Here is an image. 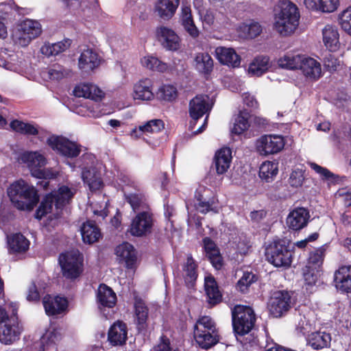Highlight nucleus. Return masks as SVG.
I'll list each match as a JSON object with an SVG mask.
<instances>
[{"label": "nucleus", "instance_id": "27", "mask_svg": "<svg viewBox=\"0 0 351 351\" xmlns=\"http://www.w3.org/2000/svg\"><path fill=\"white\" fill-rule=\"evenodd\" d=\"M300 69L306 77L312 80H317L322 75L320 63L314 58L307 57L305 55L303 56Z\"/></svg>", "mask_w": 351, "mask_h": 351}, {"label": "nucleus", "instance_id": "22", "mask_svg": "<svg viewBox=\"0 0 351 351\" xmlns=\"http://www.w3.org/2000/svg\"><path fill=\"white\" fill-rule=\"evenodd\" d=\"M215 54L217 59L222 64L232 67H238L240 65V57L232 48L219 46L216 48Z\"/></svg>", "mask_w": 351, "mask_h": 351}, {"label": "nucleus", "instance_id": "5", "mask_svg": "<svg viewBox=\"0 0 351 351\" xmlns=\"http://www.w3.org/2000/svg\"><path fill=\"white\" fill-rule=\"evenodd\" d=\"M12 308V315L4 322H0V341L8 345L19 339L23 327L18 319V304L12 302L10 304Z\"/></svg>", "mask_w": 351, "mask_h": 351}, {"label": "nucleus", "instance_id": "12", "mask_svg": "<svg viewBox=\"0 0 351 351\" xmlns=\"http://www.w3.org/2000/svg\"><path fill=\"white\" fill-rule=\"evenodd\" d=\"M285 147V140L280 135H264L258 139L256 148L264 156L280 152Z\"/></svg>", "mask_w": 351, "mask_h": 351}, {"label": "nucleus", "instance_id": "6", "mask_svg": "<svg viewBox=\"0 0 351 351\" xmlns=\"http://www.w3.org/2000/svg\"><path fill=\"white\" fill-rule=\"evenodd\" d=\"M233 330L239 335L248 333L253 328L256 316L254 310L247 306L237 305L232 311Z\"/></svg>", "mask_w": 351, "mask_h": 351}, {"label": "nucleus", "instance_id": "17", "mask_svg": "<svg viewBox=\"0 0 351 351\" xmlns=\"http://www.w3.org/2000/svg\"><path fill=\"white\" fill-rule=\"evenodd\" d=\"M128 339V327L122 321H117L110 328L108 339L112 346H123Z\"/></svg>", "mask_w": 351, "mask_h": 351}, {"label": "nucleus", "instance_id": "29", "mask_svg": "<svg viewBox=\"0 0 351 351\" xmlns=\"http://www.w3.org/2000/svg\"><path fill=\"white\" fill-rule=\"evenodd\" d=\"M208 99L206 95H197L191 100L189 113L193 119H199L208 110Z\"/></svg>", "mask_w": 351, "mask_h": 351}, {"label": "nucleus", "instance_id": "45", "mask_svg": "<svg viewBox=\"0 0 351 351\" xmlns=\"http://www.w3.org/2000/svg\"><path fill=\"white\" fill-rule=\"evenodd\" d=\"M135 315L137 319V327L139 330L146 328L148 317V308L142 300H137L134 304Z\"/></svg>", "mask_w": 351, "mask_h": 351}, {"label": "nucleus", "instance_id": "53", "mask_svg": "<svg viewBox=\"0 0 351 351\" xmlns=\"http://www.w3.org/2000/svg\"><path fill=\"white\" fill-rule=\"evenodd\" d=\"M158 96L160 99L172 101L176 99L178 91L173 85H163L158 90Z\"/></svg>", "mask_w": 351, "mask_h": 351}, {"label": "nucleus", "instance_id": "19", "mask_svg": "<svg viewBox=\"0 0 351 351\" xmlns=\"http://www.w3.org/2000/svg\"><path fill=\"white\" fill-rule=\"evenodd\" d=\"M68 301L59 295H45V313L49 315H57L66 311Z\"/></svg>", "mask_w": 351, "mask_h": 351}, {"label": "nucleus", "instance_id": "62", "mask_svg": "<svg viewBox=\"0 0 351 351\" xmlns=\"http://www.w3.org/2000/svg\"><path fill=\"white\" fill-rule=\"evenodd\" d=\"M27 300L32 302H38L40 300V294L34 282H32L29 288Z\"/></svg>", "mask_w": 351, "mask_h": 351}, {"label": "nucleus", "instance_id": "30", "mask_svg": "<svg viewBox=\"0 0 351 351\" xmlns=\"http://www.w3.org/2000/svg\"><path fill=\"white\" fill-rule=\"evenodd\" d=\"M133 97L134 99L149 101L154 98L152 82L145 78L138 81L134 86Z\"/></svg>", "mask_w": 351, "mask_h": 351}, {"label": "nucleus", "instance_id": "26", "mask_svg": "<svg viewBox=\"0 0 351 351\" xmlns=\"http://www.w3.org/2000/svg\"><path fill=\"white\" fill-rule=\"evenodd\" d=\"M334 282L337 289L351 293V265L342 266L336 271Z\"/></svg>", "mask_w": 351, "mask_h": 351}, {"label": "nucleus", "instance_id": "15", "mask_svg": "<svg viewBox=\"0 0 351 351\" xmlns=\"http://www.w3.org/2000/svg\"><path fill=\"white\" fill-rule=\"evenodd\" d=\"M310 217L307 208L304 207L295 208L287 216V226L293 230H300L307 226Z\"/></svg>", "mask_w": 351, "mask_h": 351}, {"label": "nucleus", "instance_id": "20", "mask_svg": "<svg viewBox=\"0 0 351 351\" xmlns=\"http://www.w3.org/2000/svg\"><path fill=\"white\" fill-rule=\"evenodd\" d=\"M115 253L120 263H124L127 268H132L136 261L135 250L128 242L123 243L115 249Z\"/></svg>", "mask_w": 351, "mask_h": 351}, {"label": "nucleus", "instance_id": "14", "mask_svg": "<svg viewBox=\"0 0 351 351\" xmlns=\"http://www.w3.org/2000/svg\"><path fill=\"white\" fill-rule=\"evenodd\" d=\"M152 226V215L147 210H143L132 219L129 232L132 236L143 237L151 232Z\"/></svg>", "mask_w": 351, "mask_h": 351}, {"label": "nucleus", "instance_id": "1", "mask_svg": "<svg viewBox=\"0 0 351 351\" xmlns=\"http://www.w3.org/2000/svg\"><path fill=\"white\" fill-rule=\"evenodd\" d=\"M7 193L12 205L20 210L31 211L39 202L38 191L22 179L11 184Z\"/></svg>", "mask_w": 351, "mask_h": 351}, {"label": "nucleus", "instance_id": "48", "mask_svg": "<svg viewBox=\"0 0 351 351\" xmlns=\"http://www.w3.org/2000/svg\"><path fill=\"white\" fill-rule=\"evenodd\" d=\"M324 44H340L338 29L333 25H327L322 30Z\"/></svg>", "mask_w": 351, "mask_h": 351}, {"label": "nucleus", "instance_id": "11", "mask_svg": "<svg viewBox=\"0 0 351 351\" xmlns=\"http://www.w3.org/2000/svg\"><path fill=\"white\" fill-rule=\"evenodd\" d=\"M47 142L52 149L67 158H75L81 152V145L61 136H51Z\"/></svg>", "mask_w": 351, "mask_h": 351}, {"label": "nucleus", "instance_id": "56", "mask_svg": "<svg viewBox=\"0 0 351 351\" xmlns=\"http://www.w3.org/2000/svg\"><path fill=\"white\" fill-rule=\"evenodd\" d=\"M310 167L317 173L319 174L323 179L326 180L335 181L336 178H338V176H335L326 168L322 167L315 162H311Z\"/></svg>", "mask_w": 351, "mask_h": 351}, {"label": "nucleus", "instance_id": "42", "mask_svg": "<svg viewBox=\"0 0 351 351\" xmlns=\"http://www.w3.org/2000/svg\"><path fill=\"white\" fill-rule=\"evenodd\" d=\"M29 245V241L21 233H16L8 239V245L14 252H25Z\"/></svg>", "mask_w": 351, "mask_h": 351}, {"label": "nucleus", "instance_id": "41", "mask_svg": "<svg viewBox=\"0 0 351 351\" xmlns=\"http://www.w3.org/2000/svg\"><path fill=\"white\" fill-rule=\"evenodd\" d=\"M327 247V245H324L322 247L311 252L309 253L306 266H311V267H315L317 269L322 270L321 269Z\"/></svg>", "mask_w": 351, "mask_h": 351}, {"label": "nucleus", "instance_id": "61", "mask_svg": "<svg viewBox=\"0 0 351 351\" xmlns=\"http://www.w3.org/2000/svg\"><path fill=\"white\" fill-rule=\"evenodd\" d=\"M68 45H45V56L58 55L59 53L65 51Z\"/></svg>", "mask_w": 351, "mask_h": 351}, {"label": "nucleus", "instance_id": "39", "mask_svg": "<svg viewBox=\"0 0 351 351\" xmlns=\"http://www.w3.org/2000/svg\"><path fill=\"white\" fill-rule=\"evenodd\" d=\"M125 199L130 204L134 212L142 210H145L148 208L147 199L143 193L141 192L125 194Z\"/></svg>", "mask_w": 351, "mask_h": 351}, {"label": "nucleus", "instance_id": "13", "mask_svg": "<svg viewBox=\"0 0 351 351\" xmlns=\"http://www.w3.org/2000/svg\"><path fill=\"white\" fill-rule=\"evenodd\" d=\"M21 162L26 164L33 177L44 178V156L38 152H24L19 156Z\"/></svg>", "mask_w": 351, "mask_h": 351}, {"label": "nucleus", "instance_id": "64", "mask_svg": "<svg viewBox=\"0 0 351 351\" xmlns=\"http://www.w3.org/2000/svg\"><path fill=\"white\" fill-rule=\"evenodd\" d=\"M152 128L151 133H157L160 132L165 128L163 121L161 119L151 120Z\"/></svg>", "mask_w": 351, "mask_h": 351}, {"label": "nucleus", "instance_id": "43", "mask_svg": "<svg viewBox=\"0 0 351 351\" xmlns=\"http://www.w3.org/2000/svg\"><path fill=\"white\" fill-rule=\"evenodd\" d=\"M250 113L247 110H241L234 119L232 132L235 134H241L250 127Z\"/></svg>", "mask_w": 351, "mask_h": 351}, {"label": "nucleus", "instance_id": "3", "mask_svg": "<svg viewBox=\"0 0 351 351\" xmlns=\"http://www.w3.org/2000/svg\"><path fill=\"white\" fill-rule=\"evenodd\" d=\"M279 8L274 16V27L280 35L286 36L298 28L300 14L298 6L289 0L281 1Z\"/></svg>", "mask_w": 351, "mask_h": 351}, {"label": "nucleus", "instance_id": "8", "mask_svg": "<svg viewBox=\"0 0 351 351\" xmlns=\"http://www.w3.org/2000/svg\"><path fill=\"white\" fill-rule=\"evenodd\" d=\"M59 263L63 276L66 278H77L82 272L83 260L78 250H72L61 254L59 256Z\"/></svg>", "mask_w": 351, "mask_h": 351}, {"label": "nucleus", "instance_id": "40", "mask_svg": "<svg viewBox=\"0 0 351 351\" xmlns=\"http://www.w3.org/2000/svg\"><path fill=\"white\" fill-rule=\"evenodd\" d=\"M304 55L287 53L278 60L280 67L291 70L300 69Z\"/></svg>", "mask_w": 351, "mask_h": 351}, {"label": "nucleus", "instance_id": "2", "mask_svg": "<svg viewBox=\"0 0 351 351\" xmlns=\"http://www.w3.org/2000/svg\"><path fill=\"white\" fill-rule=\"evenodd\" d=\"M75 193V190L67 186L62 185L57 191L45 195V217L47 226H55L58 223L63 208L70 203Z\"/></svg>", "mask_w": 351, "mask_h": 351}, {"label": "nucleus", "instance_id": "4", "mask_svg": "<svg viewBox=\"0 0 351 351\" xmlns=\"http://www.w3.org/2000/svg\"><path fill=\"white\" fill-rule=\"evenodd\" d=\"M289 241L277 239L267 245L265 250L266 259L276 267H289L293 259V252Z\"/></svg>", "mask_w": 351, "mask_h": 351}, {"label": "nucleus", "instance_id": "34", "mask_svg": "<svg viewBox=\"0 0 351 351\" xmlns=\"http://www.w3.org/2000/svg\"><path fill=\"white\" fill-rule=\"evenodd\" d=\"M306 7L311 10L332 12L339 5V0H304Z\"/></svg>", "mask_w": 351, "mask_h": 351}, {"label": "nucleus", "instance_id": "60", "mask_svg": "<svg viewBox=\"0 0 351 351\" xmlns=\"http://www.w3.org/2000/svg\"><path fill=\"white\" fill-rule=\"evenodd\" d=\"M154 351H178V350L173 349L170 347L169 339L165 336H162L160 337L159 343L154 347Z\"/></svg>", "mask_w": 351, "mask_h": 351}, {"label": "nucleus", "instance_id": "25", "mask_svg": "<svg viewBox=\"0 0 351 351\" xmlns=\"http://www.w3.org/2000/svg\"><path fill=\"white\" fill-rule=\"evenodd\" d=\"M194 62L195 69L208 80L214 68L211 56L208 53H198L195 57Z\"/></svg>", "mask_w": 351, "mask_h": 351}, {"label": "nucleus", "instance_id": "55", "mask_svg": "<svg viewBox=\"0 0 351 351\" xmlns=\"http://www.w3.org/2000/svg\"><path fill=\"white\" fill-rule=\"evenodd\" d=\"M61 339V334L57 324H51L45 331V344H56Z\"/></svg>", "mask_w": 351, "mask_h": 351}, {"label": "nucleus", "instance_id": "51", "mask_svg": "<svg viewBox=\"0 0 351 351\" xmlns=\"http://www.w3.org/2000/svg\"><path fill=\"white\" fill-rule=\"evenodd\" d=\"M143 65L152 71L163 72L167 69L166 64L154 56H146L141 60Z\"/></svg>", "mask_w": 351, "mask_h": 351}, {"label": "nucleus", "instance_id": "52", "mask_svg": "<svg viewBox=\"0 0 351 351\" xmlns=\"http://www.w3.org/2000/svg\"><path fill=\"white\" fill-rule=\"evenodd\" d=\"M257 276L252 272H245L237 282V289L243 293H246L251 285L257 280Z\"/></svg>", "mask_w": 351, "mask_h": 351}, {"label": "nucleus", "instance_id": "33", "mask_svg": "<svg viewBox=\"0 0 351 351\" xmlns=\"http://www.w3.org/2000/svg\"><path fill=\"white\" fill-rule=\"evenodd\" d=\"M232 152L230 148L224 147L219 149L215 156V165L218 174H223L230 167L232 159Z\"/></svg>", "mask_w": 351, "mask_h": 351}, {"label": "nucleus", "instance_id": "57", "mask_svg": "<svg viewBox=\"0 0 351 351\" xmlns=\"http://www.w3.org/2000/svg\"><path fill=\"white\" fill-rule=\"evenodd\" d=\"M66 75L67 73L60 64L53 65L48 71L49 78L52 80H60Z\"/></svg>", "mask_w": 351, "mask_h": 351}, {"label": "nucleus", "instance_id": "24", "mask_svg": "<svg viewBox=\"0 0 351 351\" xmlns=\"http://www.w3.org/2000/svg\"><path fill=\"white\" fill-rule=\"evenodd\" d=\"M73 95L77 97H84L95 101L101 100L104 96L103 91L92 84H80L73 90Z\"/></svg>", "mask_w": 351, "mask_h": 351}, {"label": "nucleus", "instance_id": "47", "mask_svg": "<svg viewBox=\"0 0 351 351\" xmlns=\"http://www.w3.org/2000/svg\"><path fill=\"white\" fill-rule=\"evenodd\" d=\"M10 126L13 131L24 135H36L38 133V129L34 125L18 119L11 121Z\"/></svg>", "mask_w": 351, "mask_h": 351}, {"label": "nucleus", "instance_id": "44", "mask_svg": "<svg viewBox=\"0 0 351 351\" xmlns=\"http://www.w3.org/2000/svg\"><path fill=\"white\" fill-rule=\"evenodd\" d=\"M278 172V164L274 161L264 162L260 167L259 176L261 179L269 182Z\"/></svg>", "mask_w": 351, "mask_h": 351}, {"label": "nucleus", "instance_id": "18", "mask_svg": "<svg viewBox=\"0 0 351 351\" xmlns=\"http://www.w3.org/2000/svg\"><path fill=\"white\" fill-rule=\"evenodd\" d=\"M202 242L206 256L216 269H220L223 266V258L217 245L209 237L203 239Z\"/></svg>", "mask_w": 351, "mask_h": 351}, {"label": "nucleus", "instance_id": "63", "mask_svg": "<svg viewBox=\"0 0 351 351\" xmlns=\"http://www.w3.org/2000/svg\"><path fill=\"white\" fill-rule=\"evenodd\" d=\"M182 22L184 27L193 22L191 11L189 8L186 7L182 9Z\"/></svg>", "mask_w": 351, "mask_h": 351}, {"label": "nucleus", "instance_id": "9", "mask_svg": "<svg viewBox=\"0 0 351 351\" xmlns=\"http://www.w3.org/2000/svg\"><path fill=\"white\" fill-rule=\"evenodd\" d=\"M293 305L291 293L285 290L274 291L267 303L269 313L274 317L285 316Z\"/></svg>", "mask_w": 351, "mask_h": 351}, {"label": "nucleus", "instance_id": "50", "mask_svg": "<svg viewBox=\"0 0 351 351\" xmlns=\"http://www.w3.org/2000/svg\"><path fill=\"white\" fill-rule=\"evenodd\" d=\"M202 324V326H205V329L202 328L203 334L206 333H213L218 332V330L216 327V324L214 320L209 316H202L199 317L195 326H194V331L197 330V327Z\"/></svg>", "mask_w": 351, "mask_h": 351}, {"label": "nucleus", "instance_id": "36", "mask_svg": "<svg viewBox=\"0 0 351 351\" xmlns=\"http://www.w3.org/2000/svg\"><path fill=\"white\" fill-rule=\"evenodd\" d=\"M81 234L84 243L91 244L97 241L101 237V232L94 222L86 221L81 228Z\"/></svg>", "mask_w": 351, "mask_h": 351}, {"label": "nucleus", "instance_id": "37", "mask_svg": "<svg viewBox=\"0 0 351 351\" xmlns=\"http://www.w3.org/2000/svg\"><path fill=\"white\" fill-rule=\"evenodd\" d=\"M197 265L192 256L189 255L186 258V262L183 267L184 281L189 287L194 285L197 278Z\"/></svg>", "mask_w": 351, "mask_h": 351}, {"label": "nucleus", "instance_id": "16", "mask_svg": "<svg viewBox=\"0 0 351 351\" xmlns=\"http://www.w3.org/2000/svg\"><path fill=\"white\" fill-rule=\"evenodd\" d=\"M262 31L261 25L254 19L241 23L236 28L238 36L243 40L254 39L258 37L262 33Z\"/></svg>", "mask_w": 351, "mask_h": 351}, {"label": "nucleus", "instance_id": "10", "mask_svg": "<svg viewBox=\"0 0 351 351\" xmlns=\"http://www.w3.org/2000/svg\"><path fill=\"white\" fill-rule=\"evenodd\" d=\"M82 160L85 162L82 167L83 181L88 184L90 191L99 190L103 186L101 174L92 166L88 167L89 164L93 163L94 157L91 154H85L82 155Z\"/></svg>", "mask_w": 351, "mask_h": 351}, {"label": "nucleus", "instance_id": "23", "mask_svg": "<svg viewBox=\"0 0 351 351\" xmlns=\"http://www.w3.org/2000/svg\"><path fill=\"white\" fill-rule=\"evenodd\" d=\"M180 4V0H157L154 10L163 20H169L175 14Z\"/></svg>", "mask_w": 351, "mask_h": 351}, {"label": "nucleus", "instance_id": "31", "mask_svg": "<svg viewBox=\"0 0 351 351\" xmlns=\"http://www.w3.org/2000/svg\"><path fill=\"white\" fill-rule=\"evenodd\" d=\"M99 64L97 53L90 49L84 50L79 58V68L86 73L92 71Z\"/></svg>", "mask_w": 351, "mask_h": 351}, {"label": "nucleus", "instance_id": "38", "mask_svg": "<svg viewBox=\"0 0 351 351\" xmlns=\"http://www.w3.org/2000/svg\"><path fill=\"white\" fill-rule=\"evenodd\" d=\"M269 58L267 56H257L250 64L248 74L251 76L259 77L268 69Z\"/></svg>", "mask_w": 351, "mask_h": 351}, {"label": "nucleus", "instance_id": "49", "mask_svg": "<svg viewBox=\"0 0 351 351\" xmlns=\"http://www.w3.org/2000/svg\"><path fill=\"white\" fill-rule=\"evenodd\" d=\"M321 271L322 270L306 265L302 269V274L305 284L308 286L315 285L321 275Z\"/></svg>", "mask_w": 351, "mask_h": 351}, {"label": "nucleus", "instance_id": "7", "mask_svg": "<svg viewBox=\"0 0 351 351\" xmlns=\"http://www.w3.org/2000/svg\"><path fill=\"white\" fill-rule=\"evenodd\" d=\"M42 32L40 23L29 19H25L18 23L16 29L12 34V38L16 44H29L33 39L38 37Z\"/></svg>", "mask_w": 351, "mask_h": 351}, {"label": "nucleus", "instance_id": "28", "mask_svg": "<svg viewBox=\"0 0 351 351\" xmlns=\"http://www.w3.org/2000/svg\"><path fill=\"white\" fill-rule=\"evenodd\" d=\"M202 328L204 330L205 326H202V324L197 327V330L193 332L194 338L200 348L208 350L219 341V335L218 332L203 334Z\"/></svg>", "mask_w": 351, "mask_h": 351}, {"label": "nucleus", "instance_id": "46", "mask_svg": "<svg viewBox=\"0 0 351 351\" xmlns=\"http://www.w3.org/2000/svg\"><path fill=\"white\" fill-rule=\"evenodd\" d=\"M156 36L159 41H163L166 44H179L180 41L179 36L173 29L164 26L157 28Z\"/></svg>", "mask_w": 351, "mask_h": 351}, {"label": "nucleus", "instance_id": "54", "mask_svg": "<svg viewBox=\"0 0 351 351\" xmlns=\"http://www.w3.org/2000/svg\"><path fill=\"white\" fill-rule=\"evenodd\" d=\"M339 20L341 29L351 36V6L339 14Z\"/></svg>", "mask_w": 351, "mask_h": 351}, {"label": "nucleus", "instance_id": "21", "mask_svg": "<svg viewBox=\"0 0 351 351\" xmlns=\"http://www.w3.org/2000/svg\"><path fill=\"white\" fill-rule=\"evenodd\" d=\"M204 289L207 296V302L210 306H215L222 301V294L213 276H208L205 277Z\"/></svg>", "mask_w": 351, "mask_h": 351}, {"label": "nucleus", "instance_id": "59", "mask_svg": "<svg viewBox=\"0 0 351 351\" xmlns=\"http://www.w3.org/2000/svg\"><path fill=\"white\" fill-rule=\"evenodd\" d=\"M298 334L305 335L308 333L311 330V325L308 324L306 317L304 316L303 317H300L298 323L296 324L295 328Z\"/></svg>", "mask_w": 351, "mask_h": 351}, {"label": "nucleus", "instance_id": "35", "mask_svg": "<svg viewBox=\"0 0 351 351\" xmlns=\"http://www.w3.org/2000/svg\"><path fill=\"white\" fill-rule=\"evenodd\" d=\"M308 343L315 350L328 348L330 345L331 336L326 332L317 331L312 332L308 337Z\"/></svg>", "mask_w": 351, "mask_h": 351}, {"label": "nucleus", "instance_id": "32", "mask_svg": "<svg viewBox=\"0 0 351 351\" xmlns=\"http://www.w3.org/2000/svg\"><path fill=\"white\" fill-rule=\"evenodd\" d=\"M97 300L101 306L112 308L116 304L117 296L110 287L104 284H101L97 289Z\"/></svg>", "mask_w": 351, "mask_h": 351}, {"label": "nucleus", "instance_id": "58", "mask_svg": "<svg viewBox=\"0 0 351 351\" xmlns=\"http://www.w3.org/2000/svg\"><path fill=\"white\" fill-rule=\"evenodd\" d=\"M304 180V173L302 170L296 169L292 171L290 175L289 182L293 187L301 186Z\"/></svg>", "mask_w": 351, "mask_h": 351}]
</instances>
